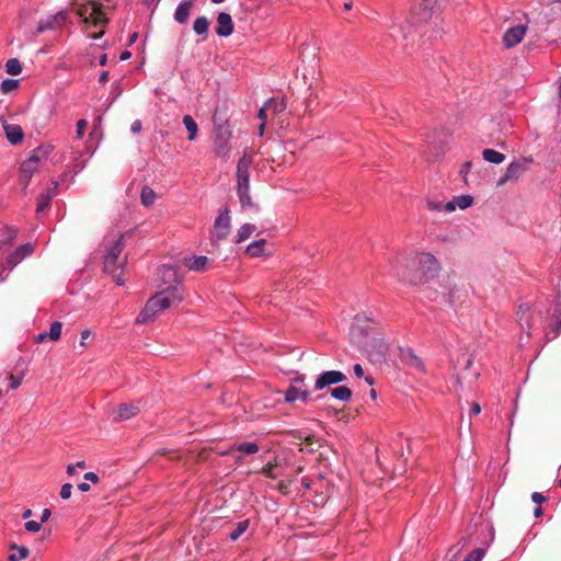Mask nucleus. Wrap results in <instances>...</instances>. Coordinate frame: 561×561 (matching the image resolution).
<instances>
[{"label":"nucleus","instance_id":"79ce46f5","mask_svg":"<svg viewBox=\"0 0 561 561\" xmlns=\"http://www.w3.org/2000/svg\"><path fill=\"white\" fill-rule=\"evenodd\" d=\"M71 490L72 485L70 483H65L60 490V497L62 500H68L71 496Z\"/></svg>","mask_w":561,"mask_h":561},{"label":"nucleus","instance_id":"c756f323","mask_svg":"<svg viewBox=\"0 0 561 561\" xmlns=\"http://www.w3.org/2000/svg\"><path fill=\"white\" fill-rule=\"evenodd\" d=\"M308 397H309V392L301 391L295 387H290L285 393V400L287 402H294L299 398H301L304 401H307Z\"/></svg>","mask_w":561,"mask_h":561},{"label":"nucleus","instance_id":"13d9d810","mask_svg":"<svg viewBox=\"0 0 561 561\" xmlns=\"http://www.w3.org/2000/svg\"><path fill=\"white\" fill-rule=\"evenodd\" d=\"M481 412V407L478 402H473L471 404V410H470V413L471 414H474V415H478L479 413Z\"/></svg>","mask_w":561,"mask_h":561},{"label":"nucleus","instance_id":"37998d69","mask_svg":"<svg viewBox=\"0 0 561 561\" xmlns=\"http://www.w3.org/2000/svg\"><path fill=\"white\" fill-rule=\"evenodd\" d=\"M24 526L27 531H32V533H37L42 528L41 524L35 520H28L25 523Z\"/></svg>","mask_w":561,"mask_h":561},{"label":"nucleus","instance_id":"c03bdc74","mask_svg":"<svg viewBox=\"0 0 561 561\" xmlns=\"http://www.w3.org/2000/svg\"><path fill=\"white\" fill-rule=\"evenodd\" d=\"M162 277L164 278H175V270L171 266H163L161 270Z\"/></svg>","mask_w":561,"mask_h":561},{"label":"nucleus","instance_id":"c85d7f7f","mask_svg":"<svg viewBox=\"0 0 561 561\" xmlns=\"http://www.w3.org/2000/svg\"><path fill=\"white\" fill-rule=\"evenodd\" d=\"M331 396L340 401L347 402L352 398V390L346 386H340L331 390Z\"/></svg>","mask_w":561,"mask_h":561},{"label":"nucleus","instance_id":"4c0bfd02","mask_svg":"<svg viewBox=\"0 0 561 561\" xmlns=\"http://www.w3.org/2000/svg\"><path fill=\"white\" fill-rule=\"evenodd\" d=\"M61 329H62V323L59 322V321H55L50 324V329H49V332H48V337L51 340V341H58L60 339V335H61Z\"/></svg>","mask_w":561,"mask_h":561},{"label":"nucleus","instance_id":"393cba45","mask_svg":"<svg viewBox=\"0 0 561 561\" xmlns=\"http://www.w3.org/2000/svg\"><path fill=\"white\" fill-rule=\"evenodd\" d=\"M183 124L188 133L187 139L190 141L195 140L197 137V133H198V126H197V123L195 122V119L191 115H185L183 117Z\"/></svg>","mask_w":561,"mask_h":561},{"label":"nucleus","instance_id":"4468645a","mask_svg":"<svg viewBox=\"0 0 561 561\" xmlns=\"http://www.w3.org/2000/svg\"><path fill=\"white\" fill-rule=\"evenodd\" d=\"M218 26L216 27V33L219 36L227 37L233 32V22L231 15L226 12H220L217 16Z\"/></svg>","mask_w":561,"mask_h":561},{"label":"nucleus","instance_id":"8fccbe9b","mask_svg":"<svg viewBox=\"0 0 561 561\" xmlns=\"http://www.w3.org/2000/svg\"><path fill=\"white\" fill-rule=\"evenodd\" d=\"M84 480L85 481H90V482L96 484L100 481V478L94 472H88V473L84 474Z\"/></svg>","mask_w":561,"mask_h":561},{"label":"nucleus","instance_id":"aec40b11","mask_svg":"<svg viewBox=\"0 0 561 561\" xmlns=\"http://www.w3.org/2000/svg\"><path fill=\"white\" fill-rule=\"evenodd\" d=\"M193 0H184L182 1L175 12H174V20L179 22L180 24H184L187 22V19L190 16L191 10L193 8Z\"/></svg>","mask_w":561,"mask_h":561},{"label":"nucleus","instance_id":"f03ea898","mask_svg":"<svg viewBox=\"0 0 561 561\" xmlns=\"http://www.w3.org/2000/svg\"><path fill=\"white\" fill-rule=\"evenodd\" d=\"M183 300V295L179 288L170 287L153 295L145 305L144 309L138 314L137 323H147L154 319L164 310L178 306Z\"/></svg>","mask_w":561,"mask_h":561},{"label":"nucleus","instance_id":"a211bd4d","mask_svg":"<svg viewBox=\"0 0 561 561\" xmlns=\"http://www.w3.org/2000/svg\"><path fill=\"white\" fill-rule=\"evenodd\" d=\"M3 129L5 131L7 139L12 145H18L23 140L24 133L20 125L4 123Z\"/></svg>","mask_w":561,"mask_h":561},{"label":"nucleus","instance_id":"5701e85b","mask_svg":"<svg viewBox=\"0 0 561 561\" xmlns=\"http://www.w3.org/2000/svg\"><path fill=\"white\" fill-rule=\"evenodd\" d=\"M280 467H282V460H280V457H279V456H276L273 462H268L267 465H265V466L262 468V472H263L267 478L276 479V478H278L280 474H279V472H276L275 470H276L277 468H280Z\"/></svg>","mask_w":561,"mask_h":561},{"label":"nucleus","instance_id":"338daca9","mask_svg":"<svg viewBox=\"0 0 561 561\" xmlns=\"http://www.w3.org/2000/svg\"><path fill=\"white\" fill-rule=\"evenodd\" d=\"M302 471H304V466L297 465L295 468H293V477H297Z\"/></svg>","mask_w":561,"mask_h":561},{"label":"nucleus","instance_id":"052dcab7","mask_svg":"<svg viewBox=\"0 0 561 561\" xmlns=\"http://www.w3.org/2000/svg\"><path fill=\"white\" fill-rule=\"evenodd\" d=\"M91 336V331L90 330H84L81 332V342L80 344L81 345H84L85 344V341Z\"/></svg>","mask_w":561,"mask_h":561},{"label":"nucleus","instance_id":"58836bf2","mask_svg":"<svg viewBox=\"0 0 561 561\" xmlns=\"http://www.w3.org/2000/svg\"><path fill=\"white\" fill-rule=\"evenodd\" d=\"M19 85V82L16 80H13V79H5L1 82V91L3 93H9L13 90H15Z\"/></svg>","mask_w":561,"mask_h":561},{"label":"nucleus","instance_id":"4be33fe9","mask_svg":"<svg viewBox=\"0 0 561 561\" xmlns=\"http://www.w3.org/2000/svg\"><path fill=\"white\" fill-rule=\"evenodd\" d=\"M51 147L50 146H39L37 148H35L30 157L27 158V160L32 161V162H36L38 163L39 165L42 164V162L46 161L47 158H48V154L50 153L51 151Z\"/></svg>","mask_w":561,"mask_h":561},{"label":"nucleus","instance_id":"e433bc0d","mask_svg":"<svg viewBox=\"0 0 561 561\" xmlns=\"http://www.w3.org/2000/svg\"><path fill=\"white\" fill-rule=\"evenodd\" d=\"M5 70L11 76H18L22 72V66L19 59L11 58L5 64Z\"/></svg>","mask_w":561,"mask_h":561},{"label":"nucleus","instance_id":"7ed1b4c3","mask_svg":"<svg viewBox=\"0 0 561 561\" xmlns=\"http://www.w3.org/2000/svg\"><path fill=\"white\" fill-rule=\"evenodd\" d=\"M123 236L119 237L115 243L112 245V248L108 250V252L106 253L105 257H104V272L107 273V274H111L113 279L116 282V284L118 285H123L124 284V279L122 277V273H123V270H124V266L126 264V261H127V257L124 256L121 261H119V256L124 250V241H123Z\"/></svg>","mask_w":561,"mask_h":561},{"label":"nucleus","instance_id":"864d4df0","mask_svg":"<svg viewBox=\"0 0 561 561\" xmlns=\"http://www.w3.org/2000/svg\"><path fill=\"white\" fill-rule=\"evenodd\" d=\"M278 456L280 457V460H282V467L279 468L280 471L286 470L289 465V458L287 457V455H278Z\"/></svg>","mask_w":561,"mask_h":561},{"label":"nucleus","instance_id":"3c124183","mask_svg":"<svg viewBox=\"0 0 561 561\" xmlns=\"http://www.w3.org/2000/svg\"><path fill=\"white\" fill-rule=\"evenodd\" d=\"M267 111H270V110H268V108L266 107V105L264 104V105L260 108V111H259V113H257V117H259L262 122H264V123H266V119H267Z\"/></svg>","mask_w":561,"mask_h":561},{"label":"nucleus","instance_id":"680f3d73","mask_svg":"<svg viewBox=\"0 0 561 561\" xmlns=\"http://www.w3.org/2000/svg\"><path fill=\"white\" fill-rule=\"evenodd\" d=\"M16 233H18V232H16V230H15V229H13V228L9 229L8 238H7V240L4 241V243H8V242H11L12 240H14V239H15V237H16Z\"/></svg>","mask_w":561,"mask_h":561},{"label":"nucleus","instance_id":"bf43d9fd","mask_svg":"<svg viewBox=\"0 0 561 561\" xmlns=\"http://www.w3.org/2000/svg\"><path fill=\"white\" fill-rule=\"evenodd\" d=\"M411 358H412V360H413V365H414L416 368H419V369H422V368H423V363H422V360H421L417 356H415V355L411 354Z\"/></svg>","mask_w":561,"mask_h":561},{"label":"nucleus","instance_id":"39448f33","mask_svg":"<svg viewBox=\"0 0 561 561\" xmlns=\"http://www.w3.org/2000/svg\"><path fill=\"white\" fill-rule=\"evenodd\" d=\"M77 14L83 19L87 27L90 26H105L108 20L102 10V4L99 2H89L78 8Z\"/></svg>","mask_w":561,"mask_h":561},{"label":"nucleus","instance_id":"f257e3e1","mask_svg":"<svg viewBox=\"0 0 561 561\" xmlns=\"http://www.w3.org/2000/svg\"><path fill=\"white\" fill-rule=\"evenodd\" d=\"M391 275L412 286L434 279L439 272V263L431 253H410L390 261Z\"/></svg>","mask_w":561,"mask_h":561},{"label":"nucleus","instance_id":"f8f14e48","mask_svg":"<svg viewBox=\"0 0 561 561\" xmlns=\"http://www.w3.org/2000/svg\"><path fill=\"white\" fill-rule=\"evenodd\" d=\"M231 229V220L228 213H221L215 220L213 238L224 240L228 237Z\"/></svg>","mask_w":561,"mask_h":561},{"label":"nucleus","instance_id":"6e6d98bb","mask_svg":"<svg viewBox=\"0 0 561 561\" xmlns=\"http://www.w3.org/2000/svg\"><path fill=\"white\" fill-rule=\"evenodd\" d=\"M353 369L356 377L362 378L364 376V369L359 364H355Z\"/></svg>","mask_w":561,"mask_h":561},{"label":"nucleus","instance_id":"6ab92c4d","mask_svg":"<svg viewBox=\"0 0 561 561\" xmlns=\"http://www.w3.org/2000/svg\"><path fill=\"white\" fill-rule=\"evenodd\" d=\"M58 183L53 182V186L48 187L46 192L42 193L37 198V205L35 210H45L50 206V201L57 193Z\"/></svg>","mask_w":561,"mask_h":561},{"label":"nucleus","instance_id":"2f4dec72","mask_svg":"<svg viewBox=\"0 0 561 561\" xmlns=\"http://www.w3.org/2000/svg\"><path fill=\"white\" fill-rule=\"evenodd\" d=\"M266 107L272 111L274 114L282 113L286 110V101L284 99H268L265 103Z\"/></svg>","mask_w":561,"mask_h":561},{"label":"nucleus","instance_id":"a18cd8bd","mask_svg":"<svg viewBox=\"0 0 561 561\" xmlns=\"http://www.w3.org/2000/svg\"><path fill=\"white\" fill-rule=\"evenodd\" d=\"M87 125H88V122L83 118L79 119L77 122V137L78 138H81L83 136Z\"/></svg>","mask_w":561,"mask_h":561},{"label":"nucleus","instance_id":"72a5a7b5","mask_svg":"<svg viewBox=\"0 0 561 561\" xmlns=\"http://www.w3.org/2000/svg\"><path fill=\"white\" fill-rule=\"evenodd\" d=\"M209 21L206 16H199L195 20L193 30L198 35H207Z\"/></svg>","mask_w":561,"mask_h":561},{"label":"nucleus","instance_id":"49530a36","mask_svg":"<svg viewBox=\"0 0 561 561\" xmlns=\"http://www.w3.org/2000/svg\"><path fill=\"white\" fill-rule=\"evenodd\" d=\"M32 176H33V175H32L30 172H23V171H22V168H20V182H21L24 186H26V185L30 183V181H31Z\"/></svg>","mask_w":561,"mask_h":561},{"label":"nucleus","instance_id":"2eb2a0df","mask_svg":"<svg viewBox=\"0 0 561 561\" xmlns=\"http://www.w3.org/2000/svg\"><path fill=\"white\" fill-rule=\"evenodd\" d=\"M184 266L190 271L204 272L210 265V260L205 255L185 257L183 261Z\"/></svg>","mask_w":561,"mask_h":561},{"label":"nucleus","instance_id":"423d86ee","mask_svg":"<svg viewBox=\"0 0 561 561\" xmlns=\"http://www.w3.org/2000/svg\"><path fill=\"white\" fill-rule=\"evenodd\" d=\"M533 163L531 158H520L513 161L506 169L504 175L499 180L497 186L504 185L508 181L518 180Z\"/></svg>","mask_w":561,"mask_h":561},{"label":"nucleus","instance_id":"7c9ffc66","mask_svg":"<svg viewBox=\"0 0 561 561\" xmlns=\"http://www.w3.org/2000/svg\"><path fill=\"white\" fill-rule=\"evenodd\" d=\"M10 549L11 550H16L19 556H16L15 553L10 554L8 557L9 561H20L22 559H26L30 556L28 548H26L24 546H18L16 543L13 542V543L10 545Z\"/></svg>","mask_w":561,"mask_h":561},{"label":"nucleus","instance_id":"9b49d317","mask_svg":"<svg viewBox=\"0 0 561 561\" xmlns=\"http://www.w3.org/2000/svg\"><path fill=\"white\" fill-rule=\"evenodd\" d=\"M527 26L519 24L510 27L503 35V44L506 48H512L519 44L525 37Z\"/></svg>","mask_w":561,"mask_h":561},{"label":"nucleus","instance_id":"e2e57ef3","mask_svg":"<svg viewBox=\"0 0 561 561\" xmlns=\"http://www.w3.org/2000/svg\"><path fill=\"white\" fill-rule=\"evenodd\" d=\"M277 490L283 493V494H287L288 492V486L287 484L284 482V481H280L278 484H277Z\"/></svg>","mask_w":561,"mask_h":561},{"label":"nucleus","instance_id":"ea45409f","mask_svg":"<svg viewBox=\"0 0 561 561\" xmlns=\"http://www.w3.org/2000/svg\"><path fill=\"white\" fill-rule=\"evenodd\" d=\"M484 554V549L476 548L466 557L463 561H481Z\"/></svg>","mask_w":561,"mask_h":561},{"label":"nucleus","instance_id":"69168bd1","mask_svg":"<svg viewBox=\"0 0 561 561\" xmlns=\"http://www.w3.org/2000/svg\"><path fill=\"white\" fill-rule=\"evenodd\" d=\"M47 337H48V333H46V332H44V333H39V334L35 337V341H36V343H42V342H44Z\"/></svg>","mask_w":561,"mask_h":561},{"label":"nucleus","instance_id":"f3484780","mask_svg":"<svg viewBox=\"0 0 561 561\" xmlns=\"http://www.w3.org/2000/svg\"><path fill=\"white\" fill-rule=\"evenodd\" d=\"M34 251V247L32 243H25L16 248V250L9 255L8 264L11 266H15L19 264L24 257L31 255Z\"/></svg>","mask_w":561,"mask_h":561},{"label":"nucleus","instance_id":"cd10ccee","mask_svg":"<svg viewBox=\"0 0 561 561\" xmlns=\"http://www.w3.org/2000/svg\"><path fill=\"white\" fill-rule=\"evenodd\" d=\"M482 157L485 161L500 164L505 160V156L494 149H484Z\"/></svg>","mask_w":561,"mask_h":561},{"label":"nucleus","instance_id":"9d476101","mask_svg":"<svg viewBox=\"0 0 561 561\" xmlns=\"http://www.w3.org/2000/svg\"><path fill=\"white\" fill-rule=\"evenodd\" d=\"M438 9L439 0H421L420 3L414 7L413 12L419 22H427Z\"/></svg>","mask_w":561,"mask_h":561},{"label":"nucleus","instance_id":"4d7b16f0","mask_svg":"<svg viewBox=\"0 0 561 561\" xmlns=\"http://www.w3.org/2000/svg\"><path fill=\"white\" fill-rule=\"evenodd\" d=\"M50 515H51V512H50V510H49V508H45V510H43V512H42V516H41V522H42V523L47 522V520L49 519Z\"/></svg>","mask_w":561,"mask_h":561},{"label":"nucleus","instance_id":"bb28decb","mask_svg":"<svg viewBox=\"0 0 561 561\" xmlns=\"http://www.w3.org/2000/svg\"><path fill=\"white\" fill-rule=\"evenodd\" d=\"M66 20L65 12H58L56 15L48 19L46 23H39L37 27V33H42L48 28H53L55 24L61 23Z\"/></svg>","mask_w":561,"mask_h":561},{"label":"nucleus","instance_id":"0e129e2a","mask_svg":"<svg viewBox=\"0 0 561 561\" xmlns=\"http://www.w3.org/2000/svg\"><path fill=\"white\" fill-rule=\"evenodd\" d=\"M279 474L282 477H287L289 479V481H293L296 477H293V469L291 470H283V471H279Z\"/></svg>","mask_w":561,"mask_h":561},{"label":"nucleus","instance_id":"473e14b6","mask_svg":"<svg viewBox=\"0 0 561 561\" xmlns=\"http://www.w3.org/2000/svg\"><path fill=\"white\" fill-rule=\"evenodd\" d=\"M156 193L154 191L149 187V186H145L142 190H141V194H140V199H141V204L145 206V207H150L153 205V202H154V198H156Z\"/></svg>","mask_w":561,"mask_h":561},{"label":"nucleus","instance_id":"412c9836","mask_svg":"<svg viewBox=\"0 0 561 561\" xmlns=\"http://www.w3.org/2000/svg\"><path fill=\"white\" fill-rule=\"evenodd\" d=\"M245 253L251 257H260L266 253V240L260 239L257 241L252 242L247 247Z\"/></svg>","mask_w":561,"mask_h":561},{"label":"nucleus","instance_id":"de8ad7c7","mask_svg":"<svg viewBox=\"0 0 561 561\" xmlns=\"http://www.w3.org/2000/svg\"><path fill=\"white\" fill-rule=\"evenodd\" d=\"M9 379H10V388L12 390L18 389L21 386V382H22L21 377H15L13 375H10Z\"/></svg>","mask_w":561,"mask_h":561},{"label":"nucleus","instance_id":"20e7f679","mask_svg":"<svg viewBox=\"0 0 561 561\" xmlns=\"http://www.w3.org/2000/svg\"><path fill=\"white\" fill-rule=\"evenodd\" d=\"M252 157L244 153L237 165L238 194L243 207L250 205L249 190V169L252 164Z\"/></svg>","mask_w":561,"mask_h":561},{"label":"nucleus","instance_id":"a878e982","mask_svg":"<svg viewBox=\"0 0 561 561\" xmlns=\"http://www.w3.org/2000/svg\"><path fill=\"white\" fill-rule=\"evenodd\" d=\"M259 230V227L253 224H244L237 233L236 242H242L249 239L255 231Z\"/></svg>","mask_w":561,"mask_h":561},{"label":"nucleus","instance_id":"a19ab883","mask_svg":"<svg viewBox=\"0 0 561 561\" xmlns=\"http://www.w3.org/2000/svg\"><path fill=\"white\" fill-rule=\"evenodd\" d=\"M21 168H22L23 172H30L33 175L39 169V164L36 163V162H32V161L26 159L21 164Z\"/></svg>","mask_w":561,"mask_h":561},{"label":"nucleus","instance_id":"dca6fc26","mask_svg":"<svg viewBox=\"0 0 561 561\" xmlns=\"http://www.w3.org/2000/svg\"><path fill=\"white\" fill-rule=\"evenodd\" d=\"M140 411V408L134 403H122L117 405L114 413L118 421L128 420L135 415H137Z\"/></svg>","mask_w":561,"mask_h":561},{"label":"nucleus","instance_id":"ddd939ff","mask_svg":"<svg viewBox=\"0 0 561 561\" xmlns=\"http://www.w3.org/2000/svg\"><path fill=\"white\" fill-rule=\"evenodd\" d=\"M344 380H346V376L343 373L337 371V370H329V371L322 373L318 377V379L316 380V383H314V389L321 390L330 385H335V383L342 382Z\"/></svg>","mask_w":561,"mask_h":561},{"label":"nucleus","instance_id":"09e8293b","mask_svg":"<svg viewBox=\"0 0 561 561\" xmlns=\"http://www.w3.org/2000/svg\"><path fill=\"white\" fill-rule=\"evenodd\" d=\"M531 500H533L536 504L540 505V504H541V503H543L547 499H546V496H543L541 493H539V492H534V493L531 494Z\"/></svg>","mask_w":561,"mask_h":561},{"label":"nucleus","instance_id":"6e6552de","mask_svg":"<svg viewBox=\"0 0 561 561\" xmlns=\"http://www.w3.org/2000/svg\"><path fill=\"white\" fill-rule=\"evenodd\" d=\"M364 348L367 353L369 360L374 363H380L385 359L388 346L381 337H371L365 341Z\"/></svg>","mask_w":561,"mask_h":561},{"label":"nucleus","instance_id":"5fc2aeb1","mask_svg":"<svg viewBox=\"0 0 561 561\" xmlns=\"http://www.w3.org/2000/svg\"><path fill=\"white\" fill-rule=\"evenodd\" d=\"M472 167V162L471 161H467L463 165H462V169L460 170V174L466 178V174L469 172V170L471 169Z\"/></svg>","mask_w":561,"mask_h":561},{"label":"nucleus","instance_id":"b1692460","mask_svg":"<svg viewBox=\"0 0 561 561\" xmlns=\"http://www.w3.org/2000/svg\"><path fill=\"white\" fill-rule=\"evenodd\" d=\"M249 525H250L249 519H243V520L238 522L234 525V528L228 534V538L231 541L238 540L241 537V535H243L247 531V529L249 528Z\"/></svg>","mask_w":561,"mask_h":561},{"label":"nucleus","instance_id":"774afa93","mask_svg":"<svg viewBox=\"0 0 561 561\" xmlns=\"http://www.w3.org/2000/svg\"><path fill=\"white\" fill-rule=\"evenodd\" d=\"M107 80H108V71H103L100 75L99 81H100V83H106Z\"/></svg>","mask_w":561,"mask_h":561},{"label":"nucleus","instance_id":"0eeeda50","mask_svg":"<svg viewBox=\"0 0 561 561\" xmlns=\"http://www.w3.org/2000/svg\"><path fill=\"white\" fill-rule=\"evenodd\" d=\"M473 197L471 195L465 194L453 197V199L443 204V202H434L431 201L428 206L431 210H456L457 208L463 210L472 206Z\"/></svg>","mask_w":561,"mask_h":561},{"label":"nucleus","instance_id":"c9c22d12","mask_svg":"<svg viewBox=\"0 0 561 561\" xmlns=\"http://www.w3.org/2000/svg\"><path fill=\"white\" fill-rule=\"evenodd\" d=\"M259 449L260 448H259L257 444L253 443V442L242 443L234 448V450L238 451L239 454H247V455L256 454L259 451Z\"/></svg>","mask_w":561,"mask_h":561},{"label":"nucleus","instance_id":"603ef678","mask_svg":"<svg viewBox=\"0 0 561 561\" xmlns=\"http://www.w3.org/2000/svg\"><path fill=\"white\" fill-rule=\"evenodd\" d=\"M141 128H142V124H141V122H140L139 119L134 121V122L131 123V125H130V130H131L134 134H138V133H140Z\"/></svg>","mask_w":561,"mask_h":561},{"label":"nucleus","instance_id":"1a4fd4ad","mask_svg":"<svg viewBox=\"0 0 561 561\" xmlns=\"http://www.w3.org/2000/svg\"><path fill=\"white\" fill-rule=\"evenodd\" d=\"M231 133L227 129H218L214 141V151L217 157L228 158L230 156L231 146L229 144Z\"/></svg>","mask_w":561,"mask_h":561},{"label":"nucleus","instance_id":"f704fd0d","mask_svg":"<svg viewBox=\"0 0 561 561\" xmlns=\"http://www.w3.org/2000/svg\"><path fill=\"white\" fill-rule=\"evenodd\" d=\"M368 321H369V319L366 318L365 316H359V314L356 316L354 319L353 327H352V336L356 337L358 335V333H363L365 330L364 324Z\"/></svg>","mask_w":561,"mask_h":561}]
</instances>
